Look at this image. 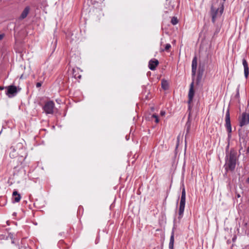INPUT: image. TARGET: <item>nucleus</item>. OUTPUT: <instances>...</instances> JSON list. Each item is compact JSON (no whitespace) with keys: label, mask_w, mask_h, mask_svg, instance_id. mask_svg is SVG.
Returning <instances> with one entry per match:
<instances>
[{"label":"nucleus","mask_w":249,"mask_h":249,"mask_svg":"<svg viewBox=\"0 0 249 249\" xmlns=\"http://www.w3.org/2000/svg\"><path fill=\"white\" fill-rule=\"evenodd\" d=\"M227 160L225 164L226 170L233 171L235 169L236 161V153L234 151H231L229 156H227Z\"/></svg>","instance_id":"1"},{"label":"nucleus","mask_w":249,"mask_h":249,"mask_svg":"<svg viewBox=\"0 0 249 249\" xmlns=\"http://www.w3.org/2000/svg\"><path fill=\"white\" fill-rule=\"evenodd\" d=\"M183 188L181 193V196L180 198V201L179 204V212H178V218L181 219L183 214L184 208H185V202H186V192H185V189L184 186V185H182Z\"/></svg>","instance_id":"2"},{"label":"nucleus","mask_w":249,"mask_h":249,"mask_svg":"<svg viewBox=\"0 0 249 249\" xmlns=\"http://www.w3.org/2000/svg\"><path fill=\"white\" fill-rule=\"evenodd\" d=\"M42 108L46 114H52L53 113L54 103L52 101H48L45 103Z\"/></svg>","instance_id":"3"},{"label":"nucleus","mask_w":249,"mask_h":249,"mask_svg":"<svg viewBox=\"0 0 249 249\" xmlns=\"http://www.w3.org/2000/svg\"><path fill=\"white\" fill-rule=\"evenodd\" d=\"M5 88L7 89V91H6V94L9 98H12L16 96V95L20 89H18L17 87L13 85L8 86L7 87H5Z\"/></svg>","instance_id":"4"},{"label":"nucleus","mask_w":249,"mask_h":249,"mask_svg":"<svg viewBox=\"0 0 249 249\" xmlns=\"http://www.w3.org/2000/svg\"><path fill=\"white\" fill-rule=\"evenodd\" d=\"M225 127L227 129V131L228 132V137L230 138L231 137V120H230V110L228 109L226 113L225 116Z\"/></svg>","instance_id":"5"},{"label":"nucleus","mask_w":249,"mask_h":249,"mask_svg":"<svg viewBox=\"0 0 249 249\" xmlns=\"http://www.w3.org/2000/svg\"><path fill=\"white\" fill-rule=\"evenodd\" d=\"M194 79H193L192 82L190 84V89L188 93V104H190L193 101L194 96L195 95V90L194 89Z\"/></svg>","instance_id":"6"},{"label":"nucleus","mask_w":249,"mask_h":249,"mask_svg":"<svg viewBox=\"0 0 249 249\" xmlns=\"http://www.w3.org/2000/svg\"><path fill=\"white\" fill-rule=\"evenodd\" d=\"M249 123V115L246 112L242 114L241 118L239 120V125L243 126Z\"/></svg>","instance_id":"7"},{"label":"nucleus","mask_w":249,"mask_h":249,"mask_svg":"<svg viewBox=\"0 0 249 249\" xmlns=\"http://www.w3.org/2000/svg\"><path fill=\"white\" fill-rule=\"evenodd\" d=\"M197 58L196 56H195L193 59L192 63V75L193 79H194L195 78V76L196 73V70L197 68Z\"/></svg>","instance_id":"8"},{"label":"nucleus","mask_w":249,"mask_h":249,"mask_svg":"<svg viewBox=\"0 0 249 249\" xmlns=\"http://www.w3.org/2000/svg\"><path fill=\"white\" fill-rule=\"evenodd\" d=\"M159 63V61L157 59H151L149 62L148 67L151 70L154 71L155 70Z\"/></svg>","instance_id":"9"},{"label":"nucleus","mask_w":249,"mask_h":249,"mask_svg":"<svg viewBox=\"0 0 249 249\" xmlns=\"http://www.w3.org/2000/svg\"><path fill=\"white\" fill-rule=\"evenodd\" d=\"M211 14L212 18V21L213 23H214L215 21L216 18L218 14V8L215 9L213 7V6H212L211 8Z\"/></svg>","instance_id":"10"},{"label":"nucleus","mask_w":249,"mask_h":249,"mask_svg":"<svg viewBox=\"0 0 249 249\" xmlns=\"http://www.w3.org/2000/svg\"><path fill=\"white\" fill-rule=\"evenodd\" d=\"M242 63H243V65L244 66V69L245 76L246 78H247L248 77V75H249V73L248 63L245 58H244L243 59Z\"/></svg>","instance_id":"11"},{"label":"nucleus","mask_w":249,"mask_h":249,"mask_svg":"<svg viewBox=\"0 0 249 249\" xmlns=\"http://www.w3.org/2000/svg\"><path fill=\"white\" fill-rule=\"evenodd\" d=\"M174 229L172 230L171 235L170 239V242L169 244V249H174Z\"/></svg>","instance_id":"12"},{"label":"nucleus","mask_w":249,"mask_h":249,"mask_svg":"<svg viewBox=\"0 0 249 249\" xmlns=\"http://www.w3.org/2000/svg\"><path fill=\"white\" fill-rule=\"evenodd\" d=\"M12 195L15 202H18L20 201L21 199V196L20 195L18 194L17 191L15 190L13 192Z\"/></svg>","instance_id":"13"},{"label":"nucleus","mask_w":249,"mask_h":249,"mask_svg":"<svg viewBox=\"0 0 249 249\" xmlns=\"http://www.w3.org/2000/svg\"><path fill=\"white\" fill-rule=\"evenodd\" d=\"M30 11V8L28 6L26 7L23 11H22L20 16V19H24L29 14Z\"/></svg>","instance_id":"14"},{"label":"nucleus","mask_w":249,"mask_h":249,"mask_svg":"<svg viewBox=\"0 0 249 249\" xmlns=\"http://www.w3.org/2000/svg\"><path fill=\"white\" fill-rule=\"evenodd\" d=\"M161 87L164 90H167L168 89V88H169L168 83L166 80H162Z\"/></svg>","instance_id":"15"},{"label":"nucleus","mask_w":249,"mask_h":249,"mask_svg":"<svg viewBox=\"0 0 249 249\" xmlns=\"http://www.w3.org/2000/svg\"><path fill=\"white\" fill-rule=\"evenodd\" d=\"M27 156V154L26 153H24V155H21L18 158V160H19V162H20V164H21L22 162L25 160Z\"/></svg>","instance_id":"16"},{"label":"nucleus","mask_w":249,"mask_h":249,"mask_svg":"<svg viewBox=\"0 0 249 249\" xmlns=\"http://www.w3.org/2000/svg\"><path fill=\"white\" fill-rule=\"evenodd\" d=\"M185 128L186 129V135L189 133L190 129L191 128V122L188 120L185 124Z\"/></svg>","instance_id":"17"},{"label":"nucleus","mask_w":249,"mask_h":249,"mask_svg":"<svg viewBox=\"0 0 249 249\" xmlns=\"http://www.w3.org/2000/svg\"><path fill=\"white\" fill-rule=\"evenodd\" d=\"M178 22V18L176 17H173L171 18V23L175 25H176Z\"/></svg>","instance_id":"18"},{"label":"nucleus","mask_w":249,"mask_h":249,"mask_svg":"<svg viewBox=\"0 0 249 249\" xmlns=\"http://www.w3.org/2000/svg\"><path fill=\"white\" fill-rule=\"evenodd\" d=\"M171 48V46L170 44H166L165 48L164 50H162L161 51H168L169 49Z\"/></svg>","instance_id":"19"},{"label":"nucleus","mask_w":249,"mask_h":249,"mask_svg":"<svg viewBox=\"0 0 249 249\" xmlns=\"http://www.w3.org/2000/svg\"><path fill=\"white\" fill-rule=\"evenodd\" d=\"M152 117L155 119V122L156 123H158L159 122V120L158 116L156 114H153L152 115Z\"/></svg>","instance_id":"20"},{"label":"nucleus","mask_w":249,"mask_h":249,"mask_svg":"<svg viewBox=\"0 0 249 249\" xmlns=\"http://www.w3.org/2000/svg\"><path fill=\"white\" fill-rule=\"evenodd\" d=\"M78 75V71L75 69L72 70V75L75 78L77 75Z\"/></svg>","instance_id":"21"},{"label":"nucleus","mask_w":249,"mask_h":249,"mask_svg":"<svg viewBox=\"0 0 249 249\" xmlns=\"http://www.w3.org/2000/svg\"><path fill=\"white\" fill-rule=\"evenodd\" d=\"M201 76H202V74H200V72L199 71L198 74V75H197V81H198L199 80V79L201 78Z\"/></svg>","instance_id":"22"},{"label":"nucleus","mask_w":249,"mask_h":249,"mask_svg":"<svg viewBox=\"0 0 249 249\" xmlns=\"http://www.w3.org/2000/svg\"><path fill=\"white\" fill-rule=\"evenodd\" d=\"M223 9H224L223 5L222 4V6L220 8V11H219V12H220L219 16H221L222 15V14L223 13Z\"/></svg>","instance_id":"23"},{"label":"nucleus","mask_w":249,"mask_h":249,"mask_svg":"<svg viewBox=\"0 0 249 249\" xmlns=\"http://www.w3.org/2000/svg\"><path fill=\"white\" fill-rule=\"evenodd\" d=\"M42 85V82H37L36 84V86L37 88H39Z\"/></svg>","instance_id":"24"},{"label":"nucleus","mask_w":249,"mask_h":249,"mask_svg":"<svg viewBox=\"0 0 249 249\" xmlns=\"http://www.w3.org/2000/svg\"><path fill=\"white\" fill-rule=\"evenodd\" d=\"M81 74H79L78 75H77V76L76 77V79H80L81 78Z\"/></svg>","instance_id":"25"},{"label":"nucleus","mask_w":249,"mask_h":249,"mask_svg":"<svg viewBox=\"0 0 249 249\" xmlns=\"http://www.w3.org/2000/svg\"><path fill=\"white\" fill-rule=\"evenodd\" d=\"M4 36L3 34H0V40H1Z\"/></svg>","instance_id":"26"},{"label":"nucleus","mask_w":249,"mask_h":249,"mask_svg":"<svg viewBox=\"0 0 249 249\" xmlns=\"http://www.w3.org/2000/svg\"><path fill=\"white\" fill-rule=\"evenodd\" d=\"M4 88H5V87H4L0 86V90H2L4 89Z\"/></svg>","instance_id":"27"},{"label":"nucleus","mask_w":249,"mask_h":249,"mask_svg":"<svg viewBox=\"0 0 249 249\" xmlns=\"http://www.w3.org/2000/svg\"><path fill=\"white\" fill-rule=\"evenodd\" d=\"M191 108V104H188V110H190Z\"/></svg>","instance_id":"28"},{"label":"nucleus","mask_w":249,"mask_h":249,"mask_svg":"<svg viewBox=\"0 0 249 249\" xmlns=\"http://www.w3.org/2000/svg\"><path fill=\"white\" fill-rule=\"evenodd\" d=\"M160 114L162 116L164 115L165 114V112H163V111H161L160 112Z\"/></svg>","instance_id":"29"},{"label":"nucleus","mask_w":249,"mask_h":249,"mask_svg":"<svg viewBox=\"0 0 249 249\" xmlns=\"http://www.w3.org/2000/svg\"><path fill=\"white\" fill-rule=\"evenodd\" d=\"M236 196H237V197H238V198L240 197V194H236Z\"/></svg>","instance_id":"30"},{"label":"nucleus","mask_w":249,"mask_h":249,"mask_svg":"<svg viewBox=\"0 0 249 249\" xmlns=\"http://www.w3.org/2000/svg\"><path fill=\"white\" fill-rule=\"evenodd\" d=\"M249 146L247 149V153H249Z\"/></svg>","instance_id":"31"},{"label":"nucleus","mask_w":249,"mask_h":249,"mask_svg":"<svg viewBox=\"0 0 249 249\" xmlns=\"http://www.w3.org/2000/svg\"><path fill=\"white\" fill-rule=\"evenodd\" d=\"M10 156H14V155H12V154H11V153H10Z\"/></svg>","instance_id":"32"},{"label":"nucleus","mask_w":249,"mask_h":249,"mask_svg":"<svg viewBox=\"0 0 249 249\" xmlns=\"http://www.w3.org/2000/svg\"><path fill=\"white\" fill-rule=\"evenodd\" d=\"M235 239V237H234L233 239H232V240L233 241H234V240Z\"/></svg>","instance_id":"33"},{"label":"nucleus","mask_w":249,"mask_h":249,"mask_svg":"<svg viewBox=\"0 0 249 249\" xmlns=\"http://www.w3.org/2000/svg\"><path fill=\"white\" fill-rule=\"evenodd\" d=\"M226 0H223V1H226Z\"/></svg>","instance_id":"34"},{"label":"nucleus","mask_w":249,"mask_h":249,"mask_svg":"<svg viewBox=\"0 0 249 249\" xmlns=\"http://www.w3.org/2000/svg\"><path fill=\"white\" fill-rule=\"evenodd\" d=\"M19 249H21V248H19Z\"/></svg>","instance_id":"35"}]
</instances>
